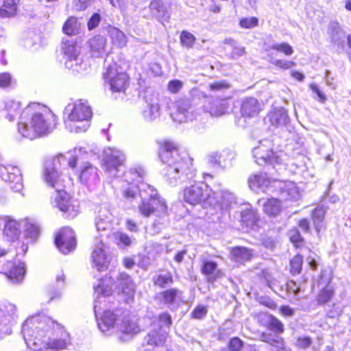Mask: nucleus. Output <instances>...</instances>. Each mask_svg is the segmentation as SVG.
Listing matches in <instances>:
<instances>
[{"mask_svg": "<svg viewBox=\"0 0 351 351\" xmlns=\"http://www.w3.org/2000/svg\"><path fill=\"white\" fill-rule=\"evenodd\" d=\"M22 333L27 347L35 351H63L72 346L65 328L45 315L29 317L22 325Z\"/></svg>", "mask_w": 351, "mask_h": 351, "instance_id": "nucleus-1", "label": "nucleus"}, {"mask_svg": "<svg viewBox=\"0 0 351 351\" xmlns=\"http://www.w3.org/2000/svg\"><path fill=\"white\" fill-rule=\"evenodd\" d=\"M114 281L112 273L106 275L104 278L99 280L94 286V312L97 320V325L99 330L106 335H115L118 328V323L121 315L118 312L110 311H104L99 316V311L101 308L99 304V299L112 295L114 288L117 289L118 293L121 295L126 302L132 301L136 293L135 284L132 278L125 273H120L116 276Z\"/></svg>", "mask_w": 351, "mask_h": 351, "instance_id": "nucleus-2", "label": "nucleus"}, {"mask_svg": "<svg viewBox=\"0 0 351 351\" xmlns=\"http://www.w3.org/2000/svg\"><path fill=\"white\" fill-rule=\"evenodd\" d=\"M57 117L47 106L31 103L19 115V132L26 138L34 139L50 133L56 126Z\"/></svg>", "mask_w": 351, "mask_h": 351, "instance_id": "nucleus-3", "label": "nucleus"}, {"mask_svg": "<svg viewBox=\"0 0 351 351\" xmlns=\"http://www.w3.org/2000/svg\"><path fill=\"white\" fill-rule=\"evenodd\" d=\"M159 156L161 161L167 164L163 171L167 180L172 186L177 184L181 176L192 166V159L186 154L180 156L172 142L165 141L161 144Z\"/></svg>", "mask_w": 351, "mask_h": 351, "instance_id": "nucleus-4", "label": "nucleus"}, {"mask_svg": "<svg viewBox=\"0 0 351 351\" xmlns=\"http://www.w3.org/2000/svg\"><path fill=\"white\" fill-rule=\"evenodd\" d=\"M92 110L89 106L80 101L69 104L64 110V123L71 132H86L90 127Z\"/></svg>", "mask_w": 351, "mask_h": 351, "instance_id": "nucleus-5", "label": "nucleus"}, {"mask_svg": "<svg viewBox=\"0 0 351 351\" xmlns=\"http://www.w3.org/2000/svg\"><path fill=\"white\" fill-rule=\"evenodd\" d=\"M255 162L259 165H270L279 171L285 169V154L282 152H274L273 143L269 139L259 141L258 145L252 149Z\"/></svg>", "mask_w": 351, "mask_h": 351, "instance_id": "nucleus-6", "label": "nucleus"}, {"mask_svg": "<svg viewBox=\"0 0 351 351\" xmlns=\"http://www.w3.org/2000/svg\"><path fill=\"white\" fill-rule=\"evenodd\" d=\"M215 193L204 183H196L184 190V199L191 205L200 204L204 208H219L218 200L215 197Z\"/></svg>", "mask_w": 351, "mask_h": 351, "instance_id": "nucleus-7", "label": "nucleus"}, {"mask_svg": "<svg viewBox=\"0 0 351 351\" xmlns=\"http://www.w3.org/2000/svg\"><path fill=\"white\" fill-rule=\"evenodd\" d=\"M148 199H143L138 206V211L141 215L149 217L154 215L163 218L169 215V208L166 200L162 197L150 185H147Z\"/></svg>", "mask_w": 351, "mask_h": 351, "instance_id": "nucleus-8", "label": "nucleus"}, {"mask_svg": "<svg viewBox=\"0 0 351 351\" xmlns=\"http://www.w3.org/2000/svg\"><path fill=\"white\" fill-rule=\"evenodd\" d=\"M62 50L65 66L73 72L82 73L87 69L80 56V47L73 40L62 43Z\"/></svg>", "mask_w": 351, "mask_h": 351, "instance_id": "nucleus-9", "label": "nucleus"}, {"mask_svg": "<svg viewBox=\"0 0 351 351\" xmlns=\"http://www.w3.org/2000/svg\"><path fill=\"white\" fill-rule=\"evenodd\" d=\"M51 204L58 208L67 217L73 218L79 213L80 204L62 189L55 191L51 197Z\"/></svg>", "mask_w": 351, "mask_h": 351, "instance_id": "nucleus-10", "label": "nucleus"}, {"mask_svg": "<svg viewBox=\"0 0 351 351\" xmlns=\"http://www.w3.org/2000/svg\"><path fill=\"white\" fill-rule=\"evenodd\" d=\"M104 80L113 92L123 91L129 84L128 75L117 63L108 67L104 74Z\"/></svg>", "mask_w": 351, "mask_h": 351, "instance_id": "nucleus-11", "label": "nucleus"}, {"mask_svg": "<svg viewBox=\"0 0 351 351\" xmlns=\"http://www.w3.org/2000/svg\"><path fill=\"white\" fill-rule=\"evenodd\" d=\"M17 318V308L15 304L5 302L0 304V338L11 335L12 327Z\"/></svg>", "mask_w": 351, "mask_h": 351, "instance_id": "nucleus-12", "label": "nucleus"}, {"mask_svg": "<svg viewBox=\"0 0 351 351\" xmlns=\"http://www.w3.org/2000/svg\"><path fill=\"white\" fill-rule=\"evenodd\" d=\"M61 158H63L62 155L54 159L53 162H48L43 173V178L46 184L54 188L56 191L62 189L65 186L66 181L65 177L58 171L56 167Z\"/></svg>", "mask_w": 351, "mask_h": 351, "instance_id": "nucleus-13", "label": "nucleus"}, {"mask_svg": "<svg viewBox=\"0 0 351 351\" xmlns=\"http://www.w3.org/2000/svg\"><path fill=\"white\" fill-rule=\"evenodd\" d=\"M117 324L115 335L121 341L131 339L141 330L138 319L129 315H122Z\"/></svg>", "mask_w": 351, "mask_h": 351, "instance_id": "nucleus-14", "label": "nucleus"}, {"mask_svg": "<svg viewBox=\"0 0 351 351\" xmlns=\"http://www.w3.org/2000/svg\"><path fill=\"white\" fill-rule=\"evenodd\" d=\"M103 166L106 171L114 175L125 161L124 153L115 147H106L103 152Z\"/></svg>", "mask_w": 351, "mask_h": 351, "instance_id": "nucleus-15", "label": "nucleus"}, {"mask_svg": "<svg viewBox=\"0 0 351 351\" xmlns=\"http://www.w3.org/2000/svg\"><path fill=\"white\" fill-rule=\"evenodd\" d=\"M171 116L174 121L180 123L193 120L195 117V113L191 101L188 99L176 101Z\"/></svg>", "mask_w": 351, "mask_h": 351, "instance_id": "nucleus-16", "label": "nucleus"}, {"mask_svg": "<svg viewBox=\"0 0 351 351\" xmlns=\"http://www.w3.org/2000/svg\"><path fill=\"white\" fill-rule=\"evenodd\" d=\"M0 177L3 180L10 182L13 191L20 192L23 188V177L20 169L9 163L0 165Z\"/></svg>", "mask_w": 351, "mask_h": 351, "instance_id": "nucleus-17", "label": "nucleus"}, {"mask_svg": "<svg viewBox=\"0 0 351 351\" xmlns=\"http://www.w3.org/2000/svg\"><path fill=\"white\" fill-rule=\"evenodd\" d=\"M157 326L159 331L152 330L147 337V342L149 345L158 346L164 343L167 337V328L171 324V318L167 313H162L158 318Z\"/></svg>", "mask_w": 351, "mask_h": 351, "instance_id": "nucleus-18", "label": "nucleus"}, {"mask_svg": "<svg viewBox=\"0 0 351 351\" xmlns=\"http://www.w3.org/2000/svg\"><path fill=\"white\" fill-rule=\"evenodd\" d=\"M55 243L62 253L66 254L71 252L76 247L75 232L70 228H63L56 235Z\"/></svg>", "mask_w": 351, "mask_h": 351, "instance_id": "nucleus-19", "label": "nucleus"}, {"mask_svg": "<svg viewBox=\"0 0 351 351\" xmlns=\"http://www.w3.org/2000/svg\"><path fill=\"white\" fill-rule=\"evenodd\" d=\"M278 181V180L276 179H270L266 173H258L249 177L248 184L254 191L269 193L276 191L274 182Z\"/></svg>", "mask_w": 351, "mask_h": 351, "instance_id": "nucleus-20", "label": "nucleus"}, {"mask_svg": "<svg viewBox=\"0 0 351 351\" xmlns=\"http://www.w3.org/2000/svg\"><path fill=\"white\" fill-rule=\"evenodd\" d=\"M108 247L102 242H100L92 252L93 267L98 271L107 269L112 261V257L108 254Z\"/></svg>", "mask_w": 351, "mask_h": 351, "instance_id": "nucleus-21", "label": "nucleus"}, {"mask_svg": "<svg viewBox=\"0 0 351 351\" xmlns=\"http://www.w3.org/2000/svg\"><path fill=\"white\" fill-rule=\"evenodd\" d=\"M274 184L276 190L280 189L281 197L287 200L297 201L302 195L300 189L295 182L278 180Z\"/></svg>", "mask_w": 351, "mask_h": 351, "instance_id": "nucleus-22", "label": "nucleus"}, {"mask_svg": "<svg viewBox=\"0 0 351 351\" xmlns=\"http://www.w3.org/2000/svg\"><path fill=\"white\" fill-rule=\"evenodd\" d=\"M160 106L157 97L147 98L142 110V117L147 122H152L160 116Z\"/></svg>", "mask_w": 351, "mask_h": 351, "instance_id": "nucleus-23", "label": "nucleus"}, {"mask_svg": "<svg viewBox=\"0 0 351 351\" xmlns=\"http://www.w3.org/2000/svg\"><path fill=\"white\" fill-rule=\"evenodd\" d=\"M78 179L85 185L95 184L99 180L98 169L89 162H84L80 167Z\"/></svg>", "mask_w": 351, "mask_h": 351, "instance_id": "nucleus-24", "label": "nucleus"}, {"mask_svg": "<svg viewBox=\"0 0 351 351\" xmlns=\"http://www.w3.org/2000/svg\"><path fill=\"white\" fill-rule=\"evenodd\" d=\"M328 34L330 42L338 48L343 49L346 33L340 25L335 21L329 24Z\"/></svg>", "mask_w": 351, "mask_h": 351, "instance_id": "nucleus-25", "label": "nucleus"}, {"mask_svg": "<svg viewBox=\"0 0 351 351\" xmlns=\"http://www.w3.org/2000/svg\"><path fill=\"white\" fill-rule=\"evenodd\" d=\"M258 320L262 325L274 331L276 334L282 333L284 331L283 324L272 315L261 313L258 315ZM278 336L277 335H273Z\"/></svg>", "mask_w": 351, "mask_h": 351, "instance_id": "nucleus-26", "label": "nucleus"}, {"mask_svg": "<svg viewBox=\"0 0 351 351\" xmlns=\"http://www.w3.org/2000/svg\"><path fill=\"white\" fill-rule=\"evenodd\" d=\"M325 271L321 274L320 285L324 284L326 286L320 291L317 295V302L319 304H324L328 302L334 294L333 287L329 285V282L331 280L330 274H327L325 278Z\"/></svg>", "mask_w": 351, "mask_h": 351, "instance_id": "nucleus-27", "label": "nucleus"}, {"mask_svg": "<svg viewBox=\"0 0 351 351\" xmlns=\"http://www.w3.org/2000/svg\"><path fill=\"white\" fill-rule=\"evenodd\" d=\"M261 110V105L254 97L245 98L241 107V112L243 116L253 117L257 116Z\"/></svg>", "mask_w": 351, "mask_h": 351, "instance_id": "nucleus-28", "label": "nucleus"}, {"mask_svg": "<svg viewBox=\"0 0 351 351\" xmlns=\"http://www.w3.org/2000/svg\"><path fill=\"white\" fill-rule=\"evenodd\" d=\"M147 184H142L141 186H136L134 183L124 180L121 185L122 196L126 201L132 202L133 199H136L138 195L137 189H138L140 191H147Z\"/></svg>", "mask_w": 351, "mask_h": 351, "instance_id": "nucleus-29", "label": "nucleus"}, {"mask_svg": "<svg viewBox=\"0 0 351 351\" xmlns=\"http://www.w3.org/2000/svg\"><path fill=\"white\" fill-rule=\"evenodd\" d=\"M215 192L214 195L216 199L218 200L219 208H210L215 213L221 211L223 209L227 208L230 204L234 200V196L233 193L226 189H216L213 190Z\"/></svg>", "mask_w": 351, "mask_h": 351, "instance_id": "nucleus-30", "label": "nucleus"}, {"mask_svg": "<svg viewBox=\"0 0 351 351\" xmlns=\"http://www.w3.org/2000/svg\"><path fill=\"white\" fill-rule=\"evenodd\" d=\"M4 109L7 112L5 118L12 122L21 114V103L16 99L8 97L4 100Z\"/></svg>", "mask_w": 351, "mask_h": 351, "instance_id": "nucleus-31", "label": "nucleus"}, {"mask_svg": "<svg viewBox=\"0 0 351 351\" xmlns=\"http://www.w3.org/2000/svg\"><path fill=\"white\" fill-rule=\"evenodd\" d=\"M253 256L252 250L244 247H235L231 249L230 258L236 263L243 264L250 261Z\"/></svg>", "mask_w": 351, "mask_h": 351, "instance_id": "nucleus-32", "label": "nucleus"}, {"mask_svg": "<svg viewBox=\"0 0 351 351\" xmlns=\"http://www.w3.org/2000/svg\"><path fill=\"white\" fill-rule=\"evenodd\" d=\"M262 206L264 213L270 217L279 215L283 208L281 201L274 197L267 199L263 203Z\"/></svg>", "mask_w": 351, "mask_h": 351, "instance_id": "nucleus-33", "label": "nucleus"}, {"mask_svg": "<svg viewBox=\"0 0 351 351\" xmlns=\"http://www.w3.org/2000/svg\"><path fill=\"white\" fill-rule=\"evenodd\" d=\"M267 117L271 125L276 127L285 125L288 121L287 112L282 108H274Z\"/></svg>", "mask_w": 351, "mask_h": 351, "instance_id": "nucleus-34", "label": "nucleus"}, {"mask_svg": "<svg viewBox=\"0 0 351 351\" xmlns=\"http://www.w3.org/2000/svg\"><path fill=\"white\" fill-rule=\"evenodd\" d=\"M108 33L112 43L119 47L123 48L126 46L128 38L125 34L115 27H109Z\"/></svg>", "mask_w": 351, "mask_h": 351, "instance_id": "nucleus-35", "label": "nucleus"}, {"mask_svg": "<svg viewBox=\"0 0 351 351\" xmlns=\"http://www.w3.org/2000/svg\"><path fill=\"white\" fill-rule=\"evenodd\" d=\"M202 271L205 274L209 281H214L219 278L222 273L217 269V264L211 261H204L202 267Z\"/></svg>", "mask_w": 351, "mask_h": 351, "instance_id": "nucleus-36", "label": "nucleus"}, {"mask_svg": "<svg viewBox=\"0 0 351 351\" xmlns=\"http://www.w3.org/2000/svg\"><path fill=\"white\" fill-rule=\"evenodd\" d=\"M89 45L93 56H101L106 51V39L101 36H94L90 39Z\"/></svg>", "mask_w": 351, "mask_h": 351, "instance_id": "nucleus-37", "label": "nucleus"}, {"mask_svg": "<svg viewBox=\"0 0 351 351\" xmlns=\"http://www.w3.org/2000/svg\"><path fill=\"white\" fill-rule=\"evenodd\" d=\"M145 172L144 169L138 167L134 169H130L124 173L125 180L131 183H134L136 186H141L144 180Z\"/></svg>", "mask_w": 351, "mask_h": 351, "instance_id": "nucleus-38", "label": "nucleus"}, {"mask_svg": "<svg viewBox=\"0 0 351 351\" xmlns=\"http://www.w3.org/2000/svg\"><path fill=\"white\" fill-rule=\"evenodd\" d=\"M181 292L178 289H171L160 294L161 301L169 306L178 304L182 301Z\"/></svg>", "mask_w": 351, "mask_h": 351, "instance_id": "nucleus-39", "label": "nucleus"}, {"mask_svg": "<svg viewBox=\"0 0 351 351\" xmlns=\"http://www.w3.org/2000/svg\"><path fill=\"white\" fill-rule=\"evenodd\" d=\"M257 221V214L250 205L246 206L245 209L241 212V222L246 228H252Z\"/></svg>", "mask_w": 351, "mask_h": 351, "instance_id": "nucleus-40", "label": "nucleus"}, {"mask_svg": "<svg viewBox=\"0 0 351 351\" xmlns=\"http://www.w3.org/2000/svg\"><path fill=\"white\" fill-rule=\"evenodd\" d=\"M261 339L276 348L274 351H289L285 350L284 340L280 336H274L271 333L263 332L261 335Z\"/></svg>", "mask_w": 351, "mask_h": 351, "instance_id": "nucleus-41", "label": "nucleus"}, {"mask_svg": "<svg viewBox=\"0 0 351 351\" xmlns=\"http://www.w3.org/2000/svg\"><path fill=\"white\" fill-rule=\"evenodd\" d=\"M25 274V265L23 263H19L6 274L8 278L13 282H21Z\"/></svg>", "mask_w": 351, "mask_h": 351, "instance_id": "nucleus-42", "label": "nucleus"}, {"mask_svg": "<svg viewBox=\"0 0 351 351\" xmlns=\"http://www.w3.org/2000/svg\"><path fill=\"white\" fill-rule=\"evenodd\" d=\"M19 0H4L3 5L0 8V17H11L16 14L17 4Z\"/></svg>", "mask_w": 351, "mask_h": 351, "instance_id": "nucleus-43", "label": "nucleus"}, {"mask_svg": "<svg viewBox=\"0 0 351 351\" xmlns=\"http://www.w3.org/2000/svg\"><path fill=\"white\" fill-rule=\"evenodd\" d=\"M326 210L323 207H317L312 213V218L315 228L319 233L323 228V221L325 217Z\"/></svg>", "mask_w": 351, "mask_h": 351, "instance_id": "nucleus-44", "label": "nucleus"}, {"mask_svg": "<svg viewBox=\"0 0 351 351\" xmlns=\"http://www.w3.org/2000/svg\"><path fill=\"white\" fill-rule=\"evenodd\" d=\"M80 28V24L75 17L71 16L64 23L62 30L67 35L71 36L77 34Z\"/></svg>", "mask_w": 351, "mask_h": 351, "instance_id": "nucleus-45", "label": "nucleus"}, {"mask_svg": "<svg viewBox=\"0 0 351 351\" xmlns=\"http://www.w3.org/2000/svg\"><path fill=\"white\" fill-rule=\"evenodd\" d=\"M228 109V104L224 101L217 100L210 108L209 112L213 117H219L226 113Z\"/></svg>", "mask_w": 351, "mask_h": 351, "instance_id": "nucleus-46", "label": "nucleus"}, {"mask_svg": "<svg viewBox=\"0 0 351 351\" xmlns=\"http://www.w3.org/2000/svg\"><path fill=\"white\" fill-rule=\"evenodd\" d=\"M271 48L279 53H283L286 56H290L294 52L293 47L285 42L274 44Z\"/></svg>", "mask_w": 351, "mask_h": 351, "instance_id": "nucleus-47", "label": "nucleus"}, {"mask_svg": "<svg viewBox=\"0 0 351 351\" xmlns=\"http://www.w3.org/2000/svg\"><path fill=\"white\" fill-rule=\"evenodd\" d=\"M303 258L298 254L290 261L291 272L293 274H298L302 270Z\"/></svg>", "mask_w": 351, "mask_h": 351, "instance_id": "nucleus-48", "label": "nucleus"}, {"mask_svg": "<svg viewBox=\"0 0 351 351\" xmlns=\"http://www.w3.org/2000/svg\"><path fill=\"white\" fill-rule=\"evenodd\" d=\"M96 218L99 219V220H107L112 221L113 215L110 209L109 206L106 204L102 205L98 210V215Z\"/></svg>", "mask_w": 351, "mask_h": 351, "instance_id": "nucleus-49", "label": "nucleus"}, {"mask_svg": "<svg viewBox=\"0 0 351 351\" xmlns=\"http://www.w3.org/2000/svg\"><path fill=\"white\" fill-rule=\"evenodd\" d=\"M271 62L276 67L283 70L291 69L295 65V63L293 61L282 59L272 60Z\"/></svg>", "mask_w": 351, "mask_h": 351, "instance_id": "nucleus-50", "label": "nucleus"}, {"mask_svg": "<svg viewBox=\"0 0 351 351\" xmlns=\"http://www.w3.org/2000/svg\"><path fill=\"white\" fill-rule=\"evenodd\" d=\"M180 40L182 45L191 48L195 43V38L192 34L183 31L180 35Z\"/></svg>", "mask_w": 351, "mask_h": 351, "instance_id": "nucleus-51", "label": "nucleus"}, {"mask_svg": "<svg viewBox=\"0 0 351 351\" xmlns=\"http://www.w3.org/2000/svg\"><path fill=\"white\" fill-rule=\"evenodd\" d=\"M172 282V276L169 273L160 274L154 278V283L161 287Z\"/></svg>", "mask_w": 351, "mask_h": 351, "instance_id": "nucleus-52", "label": "nucleus"}, {"mask_svg": "<svg viewBox=\"0 0 351 351\" xmlns=\"http://www.w3.org/2000/svg\"><path fill=\"white\" fill-rule=\"evenodd\" d=\"M184 84L179 80H170L167 86L168 91L173 94L178 93L183 88Z\"/></svg>", "mask_w": 351, "mask_h": 351, "instance_id": "nucleus-53", "label": "nucleus"}, {"mask_svg": "<svg viewBox=\"0 0 351 351\" xmlns=\"http://www.w3.org/2000/svg\"><path fill=\"white\" fill-rule=\"evenodd\" d=\"M149 6L153 16L157 18H160L161 12H164L163 7L162 6L160 1L159 0H153L150 3Z\"/></svg>", "mask_w": 351, "mask_h": 351, "instance_id": "nucleus-54", "label": "nucleus"}, {"mask_svg": "<svg viewBox=\"0 0 351 351\" xmlns=\"http://www.w3.org/2000/svg\"><path fill=\"white\" fill-rule=\"evenodd\" d=\"M258 20L256 17H248L240 21V25L244 28H252L258 25Z\"/></svg>", "mask_w": 351, "mask_h": 351, "instance_id": "nucleus-55", "label": "nucleus"}, {"mask_svg": "<svg viewBox=\"0 0 351 351\" xmlns=\"http://www.w3.org/2000/svg\"><path fill=\"white\" fill-rule=\"evenodd\" d=\"M290 241L296 246L299 247L302 243V238L296 229L291 230L289 232Z\"/></svg>", "mask_w": 351, "mask_h": 351, "instance_id": "nucleus-56", "label": "nucleus"}, {"mask_svg": "<svg viewBox=\"0 0 351 351\" xmlns=\"http://www.w3.org/2000/svg\"><path fill=\"white\" fill-rule=\"evenodd\" d=\"M39 231V227L35 224L27 223L25 226V232L32 239L38 237Z\"/></svg>", "mask_w": 351, "mask_h": 351, "instance_id": "nucleus-57", "label": "nucleus"}, {"mask_svg": "<svg viewBox=\"0 0 351 351\" xmlns=\"http://www.w3.org/2000/svg\"><path fill=\"white\" fill-rule=\"evenodd\" d=\"M13 82V79L9 73H0V87L7 88L10 86Z\"/></svg>", "mask_w": 351, "mask_h": 351, "instance_id": "nucleus-58", "label": "nucleus"}, {"mask_svg": "<svg viewBox=\"0 0 351 351\" xmlns=\"http://www.w3.org/2000/svg\"><path fill=\"white\" fill-rule=\"evenodd\" d=\"M112 221L107 220H99V219L95 218V227L97 231H105L108 230L111 227Z\"/></svg>", "mask_w": 351, "mask_h": 351, "instance_id": "nucleus-59", "label": "nucleus"}, {"mask_svg": "<svg viewBox=\"0 0 351 351\" xmlns=\"http://www.w3.org/2000/svg\"><path fill=\"white\" fill-rule=\"evenodd\" d=\"M243 347V341L238 337L232 338L228 343L230 351H239Z\"/></svg>", "mask_w": 351, "mask_h": 351, "instance_id": "nucleus-60", "label": "nucleus"}, {"mask_svg": "<svg viewBox=\"0 0 351 351\" xmlns=\"http://www.w3.org/2000/svg\"><path fill=\"white\" fill-rule=\"evenodd\" d=\"M207 313V308L202 305L197 306L192 312V315L195 319H202Z\"/></svg>", "mask_w": 351, "mask_h": 351, "instance_id": "nucleus-61", "label": "nucleus"}, {"mask_svg": "<svg viewBox=\"0 0 351 351\" xmlns=\"http://www.w3.org/2000/svg\"><path fill=\"white\" fill-rule=\"evenodd\" d=\"M115 237H116V239L119 241V243H121L124 246H128L131 243V239L125 233L117 232L115 234Z\"/></svg>", "mask_w": 351, "mask_h": 351, "instance_id": "nucleus-62", "label": "nucleus"}, {"mask_svg": "<svg viewBox=\"0 0 351 351\" xmlns=\"http://www.w3.org/2000/svg\"><path fill=\"white\" fill-rule=\"evenodd\" d=\"M89 4V0H73V8L77 11L84 10Z\"/></svg>", "mask_w": 351, "mask_h": 351, "instance_id": "nucleus-63", "label": "nucleus"}, {"mask_svg": "<svg viewBox=\"0 0 351 351\" xmlns=\"http://www.w3.org/2000/svg\"><path fill=\"white\" fill-rule=\"evenodd\" d=\"M101 21V17L99 14H94L88 22V27L89 30L93 29L98 26Z\"/></svg>", "mask_w": 351, "mask_h": 351, "instance_id": "nucleus-64", "label": "nucleus"}]
</instances>
